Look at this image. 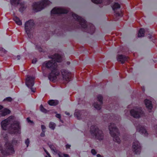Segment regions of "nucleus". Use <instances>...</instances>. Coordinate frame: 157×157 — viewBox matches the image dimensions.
I'll return each instance as SVG.
<instances>
[{"instance_id": "obj_1", "label": "nucleus", "mask_w": 157, "mask_h": 157, "mask_svg": "<svg viewBox=\"0 0 157 157\" xmlns=\"http://www.w3.org/2000/svg\"><path fill=\"white\" fill-rule=\"evenodd\" d=\"M52 60L44 62L43 65L51 70V72L48 75V78L50 80L53 81L56 79L57 77L59 75L56 62H61L62 58L60 56L56 54L52 56Z\"/></svg>"}, {"instance_id": "obj_2", "label": "nucleus", "mask_w": 157, "mask_h": 157, "mask_svg": "<svg viewBox=\"0 0 157 157\" xmlns=\"http://www.w3.org/2000/svg\"><path fill=\"white\" fill-rule=\"evenodd\" d=\"M109 129L111 136L113 138V140L118 143H120L121 140L120 138V133L114 123H111L109 126Z\"/></svg>"}, {"instance_id": "obj_3", "label": "nucleus", "mask_w": 157, "mask_h": 157, "mask_svg": "<svg viewBox=\"0 0 157 157\" xmlns=\"http://www.w3.org/2000/svg\"><path fill=\"white\" fill-rule=\"evenodd\" d=\"M50 4V2L48 0H44L40 2L34 3L33 5V10L35 12L40 11Z\"/></svg>"}, {"instance_id": "obj_4", "label": "nucleus", "mask_w": 157, "mask_h": 157, "mask_svg": "<svg viewBox=\"0 0 157 157\" xmlns=\"http://www.w3.org/2000/svg\"><path fill=\"white\" fill-rule=\"evenodd\" d=\"M90 133L92 135L94 136L97 140H101L104 139V135L102 131L96 127L93 126L91 127Z\"/></svg>"}, {"instance_id": "obj_5", "label": "nucleus", "mask_w": 157, "mask_h": 157, "mask_svg": "<svg viewBox=\"0 0 157 157\" xmlns=\"http://www.w3.org/2000/svg\"><path fill=\"white\" fill-rule=\"evenodd\" d=\"M6 149L4 150L2 146H0V151L4 155H9L13 153L14 152L12 145L9 142H7L5 145Z\"/></svg>"}, {"instance_id": "obj_6", "label": "nucleus", "mask_w": 157, "mask_h": 157, "mask_svg": "<svg viewBox=\"0 0 157 157\" xmlns=\"http://www.w3.org/2000/svg\"><path fill=\"white\" fill-rule=\"evenodd\" d=\"M34 25V21L30 20L26 21L25 24V31L28 36L30 37L32 35V29Z\"/></svg>"}, {"instance_id": "obj_7", "label": "nucleus", "mask_w": 157, "mask_h": 157, "mask_svg": "<svg viewBox=\"0 0 157 157\" xmlns=\"http://www.w3.org/2000/svg\"><path fill=\"white\" fill-rule=\"evenodd\" d=\"M131 115L133 117L138 118L144 115L143 112L140 108L137 107L134 108L130 111Z\"/></svg>"}, {"instance_id": "obj_8", "label": "nucleus", "mask_w": 157, "mask_h": 157, "mask_svg": "<svg viewBox=\"0 0 157 157\" xmlns=\"http://www.w3.org/2000/svg\"><path fill=\"white\" fill-rule=\"evenodd\" d=\"M132 150L136 154H139L141 151V147L138 141L135 140L133 143Z\"/></svg>"}, {"instance_id": "obj_9", "label": "nucleus", "mask_w": 157, "mask_h": 157, "mask_svg": "<svg viewBox=\"0 0 157 157\" xmlns=\"http://www.w3.org/2000/svg\"><path fill=\"white\" fill-rule=\"evenodd\" d=\"M68 10L62 8H54L51 11L52 14H62L67 13Z\"/></svg>"}, {"instance_id": "obj_10", "label": "nucleus", "mask_w": 157, "mask_h": 157, "mask_svg": "<svg viewBox=\"0 0 157 157\" xmlns=\"http://www.w3.org/2000/svg\"><path fill=\"white\" fill-rule=\"evenodd\" d=\"M61 73L63 80L67 82L70 81L71 73L63 69L61 70Z\"/></svg>"}, {"instance_id": "obj_11", "label": "nucleus", "mask_w": 157, "mask_h": 157, "mask_svg": "<svg viewBox=\"0 0 157 157\" xmlns=\"http://www.w3.org/2000/svg\"><path fill=\"white\" fill-rule=\"evenodd\" d=\"M11 130L13 132L12 133H16L18 132L20 129L19 123L17 121H15L13 124H12L11 126Z\"/></svg>"}, {"instance_id": "obj_12", "label": "nucleus", "mask_w": 157, "mask_h": 157, "mask_svg": "<svg viewBox=\"0 0 157 157\" xmlns=\"http://www.w3.org/2000/svg\"><path fill=\"white\" fill-rule=\"evenodd\" d=\"M35 79L34 77L29 75L26 76L25 84L27 86L29 87H32L34 85V81Z\"/></svg>"}, {"instance_id": "obj_13", "label": "nucleus", "mask_w": 157, "mask_h": 157, "mask_svg": "<svg viewBox=\"0 0 157 157\" xmlns=\"http://www.w3.org/2000/svg\"><path fill=\"white\" fill-rule=\"evenodd\" d=\"M72 16L74 18L78 20L79 22L82 27L85 28L86 27V24L85 21L81 17L78 16L77 14L75 13H72Z\"/></svg>"}, {"instance_id": "obj_14", "label": "nucleus", "mask_w": 157, "mask_h": 157, "mask_svg": "<svg viewBox=\"0 0 157 157\" xmlns=\"http://www.w3.org/2000/svg\"><path fill=\"white\" fill-rule=\"evenodd\" d=\"M11 118L10 117L1 122V125L3 129L6 130L7 129L8 126L11 122Z\"/></svg>"}, {"instance_id": "obj_15", "label": "nucleus", "mask_w": 157, "mask_h": 157, "mask_svg": "<svg viewBox=\"0 0 157 157\" xmlns=\"http://www.w3.org/2000/svg\"><path fill=\"white\" fill-rule=\"evenodd\" d=\"M102 97L101 95H99L97 96L98 100L99 101V104H98L96 102H95L93 105L94 107L97 110H100L101 109V105L102 103Z\"/></svg>"}, {"instance_id": "obj_16", "label": "nucleus", "mask_w": 157, "mask_h": 157, "mask_svg": "<svg viewBox=\"0 0 157 157\" xmlns=\"http://www.w3.org/2000/svg\"><path fill=\"white\" fill-rule=\"evenodd\" d=\"M137 131L145 136H147L148 135V133L147 131L143 126H139L137 127Z\"/></svg>"}, {"instance_id": "obj_17", "label": "nucleus", "mask_w": 157, "mask_h": 157, "mask_svg": "<svg viewBox=\"0 0 157 157\" xmlns=\"http://www.w3.org/2000/svg\"><path fill=\"white\" fill-rule=\"evenodd\" d=\"M127 59L126 57L122 55L118 56L117 58V60L121 62L122 63H124V62L127 60Z\"/></svg>"}, {"instance_id": "obj_18", "label": "nucleus", "mask_w": 157, "mask_h": 157, "mask_svg": "<svg viewBox=\"0 0 157 157\" xmlns=\"http://www.w3.org/2000/svg\"><path fill=\"white\" fill-rule=\"evenodd\" d=\"M145 105L146 107L148 109H151L152 108V106L151 101L146 99L144 101Z\"/></svg>"}, {"instance_id": "obj_19", "label": "nucleus", "mask_w": 157, "mask_h": 157, "mask_svg": "<svg viewBox=\"0 0 157 157\" xmlns=\"http://www.w3.org/2000/svg\"><path fill=\"white\" fill-rule=\"evenodd\" d=\"M10 111L6 109H2V112L1 113L0 117L5 116L8 114L10 113Z\"/></svg>"}, {"instance_id": "obj_20", "label": "nucleus", "mask_w": 157, "mask_h": 157, "mask_svg": "<svg viewBox=\"0 0 157 157\" xmlns=\"http://www.w3.org/2000/svg\"><path fill=\"white\" fill-rule=\"evenodd\" d=\"M58 101L57 100H51L48 101V103L51 106H55L58 104Z\"/></svg>"}, {"instance_id": "obj_21", "label": "nucleus", "mask_w": 157, "mask_h": 157, "mask_svg": "<svg viewBox=\"0 0 157 157\" xmlns=\"http://www.w3.org/2000/svg\"><path fill=\"white\" fill-rule=\"evenodd\" d=\"M144 29L142 28L140 29L139 31V33L138 35V37H141L144 36Z\"/></svg>"}, {"instance_id": "obj_22", "label": "nucleus", "mask_w": 157, "mask_h": 157, "mask_svg": "<svg viewBox=\"0 0 157 157\" xmlns=\"http://www.w3.org/2000/svg\"><path fill=\"white\" fill-rule=\"evenodd\" d=\"M13 19L17 25H22V22L17 17H15Z\"/></svg>"}, {"instance_id": "obj_23", "label": "nucleus", "mask_w": 157, "mask_h": 157, "mask_svg": "<svg viewBox=\"0 0 157 157\" xmlns=\"http://www.w3.org/2000/svg\"><path fill=\"white\" fill-rule=\"evenodd\" d=\"M112 9L114 11L117 9L119 8H120V5L117 3H115L112 6Z\"/></svg>"}, {"instance_id": "obj_24", "label": "nucleus", "mask_w": 157, "mask_h": 157, "mask_svg": "<svg viewBox=\"0 0 157 157\" xmlns=\"http://www.w3.org/2000/svg\"><path fill=\"white\" fill-rule=\"evenodd\" d=\"M75 116L78 119H80L81 114H80V112L78 110H76L74 114Z\"/></svg>"}, {"instance_id": "obj_25", "label": "nucleus", "mask_w": 157, "mask_h": 157, "mask_svg": "<svg viewBox=\"0 0 157 157\" xmlns=\"http://www.w3.org/2000/svg\"><path fill=\"white\" fill-rule=\"evenodd\" d=\"M20 0H10V2L11 4L12 5H15L19 3Z\"/></svg>"}, {"instance_id": "obj_26", "label": "nucleus", "mask_w": 157, "mask_h": 157, "mask_svg": "<svg viewBox=\"0 0 157 157\" xmlns=\"http://www.w3.org/2000/svg\"><path fill=\"white\" fill-rule=\"evenodd\" d=\"M56 124L53 122H51L49 125V128L52 129L54 130L55 128Z\"/></svg>"}, {"instance_id": "obj_27", "label": "nucleus", "mask_w": 157, "mask_h": 157, "mask_svg": "<svg viewBox=\"0 0 157 157\" xmlns=\"http://www.w3.org/2000/svg\"><path fill=\"white\" fill-rule=\"evenodd\" d=\"M40 109L41 112H43L44 113H46L48 112V111L45 109L43 106V105H40Z\"/></svg>"}, {"instance_id": "obj_28", "label": "nucleus", "mask_w": 157, "mask_h": 157, "mask_svg": "<svg viewBox=\"0 0 157 157\" xmlns=\"http://www.w3.org/2000/svg\"><path fill=\"white\" fill-rule=\"evenodd\" d=\"M49 147L51 150L53 151L54 152H57V150L55 147L52 144L49 145Z\"/></svg>"}, {"instance_id": "obj_29", "label": "nucleus", "mask_w": 157, "mask_h": 157, "mask_svg": "<svg viewBox=\"0 0 157 157\" xmlns=\"http://www.w3.org/2000/svg\"><path fill=\"white\" fill-rule=\"evenodd\" d=\"M103 0H91L92 2L95 3H100L102 2Z\"/></svg>"}, {"instance_id": "obj_30", "label": "nucleus", "mask_w": 157, "mask_h": 157, "mask_svg": "<svg viewBox=\"0 0 157 157\" xmlns=\"http://www.w3.org/2000/svg\"><path fill=\"white\" fill-rule=\"evenodd\" d=\"M12 100V99L10 97H8L4 99L3 101H9L10 102Z\"/></svg>"}, {"instance_id": "obj_31", "label": "nucleus", "mask_w": 157, "mask_h": 157, "mask_svg": "<svg viewBox=\"0 0 157 157\" xmlns=\"http://www.w3.org/2000/svg\"><path fill=\"white\" fill-rule=\"evenodd\" d=\"M29 143V139H27L25 141V144L27 145V147H28Z\"/></svg>"}, {"instance_id": "obj_32", "label": "nucleus", "mask_w": 157, "mask_h": 157, "mask_svg": "<svg viewBox=\"0 0 157 157\" xmlns=\"http://www.w3.org/2000/svg\"><path fill=\"white\" fill-rule=\"evenodd\" d=\"M44 151L46 152V154H47V155L45 156V157H51L50 155V154L48 153V152L47 151V150L44 148Z\"/></svg>"}, {"instance_id": "obj_33", "label": "nucleus", "mask_w": 157, "mask_h": 157, "mask_svg": "<svg viewBox=\"0 0 157 157\" xmlns=\"http://www.w3.org/2000/svg\"><path fill=\"white\" fill-rule=\"evenodd\" d=\"M91 153L93 155H95L97 154V152L94 149H92L91 150Z\"/></svg>"}, {"instance_id": "obj_34", "label": "nucleus", "mask_w": 157, "mask_h": 157, "mask_svg": "<svg viewBox=\"0 0 157 157\" xmlns=\"http://www.w3.org/2000/svg\"><path fill=\"white\" fill-rule=\"evenodd\" d=\"M45 131H42V132H41L40 136H41L43 137L44 136H45Z\"/></svg>"}, {"instance_id": "obj_35", "label": "nucleus", "mask_w": 157, "mask_h": 157, "mask_svg": "<svg viewBox=\"0 0 157 157\" xmlns=\"http://www.w3.org/2000/svg\"><path fill=\"white\" fill-rule=\"evenodd\" d=\"M41 128L42 130V131H45V130L46 129L44 125H41Z\"/></svg>"}, {"instance_id": "obj_36", "label": "nucleus", "mask_w": 157, "mask_h": 157, "mask_svg": "<svg viewBox=\"0 0 157 157\" xmlns=\"http://www.w3.org/2000/svg\"><path fill=\"white\" fill-rule=\"evenodd\" d=\"M56 117L59 119L61 118V115L59 114H56Z\"/></svg>"}, {"instance_id": "obj_37", "label": "nucleus", "mask_w": 157, "mask_h": 157, "mask_svg": "<svg viewBox=\"0 0 157 157\" xmlns=\"http://www.w3.org/2000/svg\"><path fill=\"white\" fill-rule=\"evenodd\" d=\"M37 61V60L36 59H33L32 61V62L33 63H35Z\"/></svg>"}, {"instance_id": "obj_38", "label": "nucleus", "mask_w": 157, "mask_h": 157, "mask_svg": "<svg viewBox=\"0 0 157 157\" xmlns=\"http://www.w3.org/2000/svg\"><path fill=\"white\" fill-rule=\"evenodd\" d=\"M27 120L28 122L29 123H33V122L30 120L29 118H27Z\"/></svg>"}, {"instance_id": "obj_39", "label": "nucleus", "mask_w": 157, "mask_h": 157, "mask_svg": "<svg viewBox=\"0 0 157 157\" xmlns=\"http://www.w3.org/2000/svg\"><path fill=\"white\" fill-rule=\"evenodd\" d=\"M115 15H116V16H122V15H121L120 13H116Z\"/></svg>"}, {"instance_id": "obj_40", "label": "nucleus", "mask_w": 157, "mask_h": 157, "mask_svg": "<svg viewBox=\"0 0 157 157\" xmlns=\"http://www.w3.org/2000/svg\"><path fill=\"white\" fill-rule=\"evenodd\" d=\"M66 147L67 148H69L71 147V145L68 144H67L66 145Z\"/></svg>"}, {"instance_id": "obj_41", "label": "nucleus", "mask_w": 157, "mask_h": 157, "mask_svg": "<svg viewBox=\"0 0 157 157\" xmlns=\"http://www.w3.org/2000/svg\"><path fill=\"white\" fill-rule=\"evenodd\" d=\"M63 155L64 157H70L69 155L67 154H63Z\"/></svg>"}, {"instance_id": "obj_42", "label": "nucleus", "mask_w": 157, "mask_h": 157, "mask_svg": "<svg viewBox=\"0 0 157 157\" xmlns=\"http://www.w3.org/2000/svg\"><path fill=\"white\" fill-rule=\"evenodd\" d=\"M20 58V56H17L15 59H17V60H19Z\"/></svg>"}, {"instance_id": "obj_43", "label": "nucleus", "mask_w": 157, "mask_h": 157, "mask_svg": "<svg viewBox=\"0 0 157 157\" xmlns=\"http://www.w3.org/2000/svg\"><path fill=\"white\" fill-rule=\"evenodd\" d=\"M29 88H30L32 92H35V90L33 89L32 87H29Z\"/></svg>"}, {"instance_id": "obj_44", "label": "nucleus", "mask_w": 157, "mask_h": 157, "mask_svg": "<svg viewBox=\"0 0 157 157\" xmlns=\"http://www.w3.org/2000/svg\"><path fill=\"white\" fill-rule=\"evenodd\" d=\"M97 157H101V156L100 155L98 154L97 155Z\"/></svg>"}, {"instance_id": "obj_45", "label": "nucleus", "mask_w": 157, "mask_h": 157, "mask_svg": "<svg viewBox=\"0 0 157 157\" xmlns=\"http://www.w3.org/2000/svg\"><path fill=\"white\" fill-rule=\"evenodd\" d=\"M148 37H149V38H151V35H149L148 36Z\"/></svg>"}, {"instance_id": "obj_46", "label": "nucleus", "mask_w": 157, "mask_h": 157, "mask_svg": "<svg viewBox=\"0 0 157 157\" xmlns=\"http://www.w3.org/2000/svg\"><path fill=\"white\" fill-rule=\"evenodd\" d=\"M65 113H66L67 115H70V113H68V112H65Z\"/></svg>"}, {"instance_id": "obj_47", "label": "nucleus", "mask_w": 157, "mask_h": 157, "mask_svg": "<svg viewBox=\"0 0 157 157\" xmlns=\"http://www.w3.org/2000/svg\"><path fill=\"white\" fill-rule=\"evenodd\" d=\"M12 144H14V142H12Z\"/></svg>"}, {"instance_id": "obj_48", "label": "nucleus", "mask_w": 157, "mask_h": 157, "mask_svg": "<svg viewBox=\"0 0 157 157\" xmlns=\"http://www.w3.org/2000/svg\"><path fill=\"white\" fill-rule=\"evenodd\" d=\"M19 10H20V11H21V8L19 9Z\"/></svg>"}, {"instance_id": "obj_49", "label": "nucleus", "mask_w": 157, "mask_h": 157, "mask_svg": "<svg viewBox=\"0 0 157 157\" xmlns=\"http://www.w3.org/2000/svg\"><path fill=\"white\" fill-rule=\"evenodd\" d=\"M101 157H103L101 156Z\"/></svg>"}]
</instances>
